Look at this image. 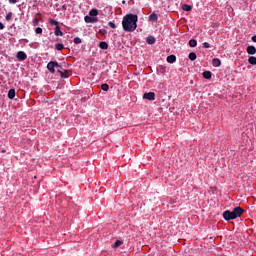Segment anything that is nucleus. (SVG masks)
<instances>
[{
	"label": "nucleus",
	"mask_w": 256,
	"mask_h": 256,
	"mask_svg": "<svg viewBox=\"0 0 256 256\" xmlns=\"http://www.w3.org/2000/svg\"><path fill=\"white\" fill-rule=\"evenodd\" d=\"M123 245V241L116 240V242L113 244V249H118V247H121Z\"/></svg>",
	"instance_id": "f3484780"
},
{
	"label": "nucleus",
	"mask_w": 256,
	"mask_h": 256,
	"mask_svg": "<svg viewBox=\"0 0 256 256\" xmlns=\"http://www.w3.org/2000/svg\"><path fill=\"white\" fill-rule=\"evenodd\" d=\"M3 29H5V25L0 22V30L3 31Z\"/></svg>",
	"instance_id": "2f4dec72"
},
{
	"label": "nucleus",
	"mask_w": 256,
	"mask_h": 256,
	"mask_svg": "<svg viewBox=\"0 0 256 256\" xmlns=\"http://www.w3.org/2000/svg\"><path fill=\"white\" fill-rule=\"evenodd\" d=\"M99 47H100V49H103L105 51V50L109 49V44H107V42H105V41H101L99 43Z\"/></svg>",
	"instance_id": "ddd939ff"
},
{
	"label": "nucleus",
	"mask_w": 256,
	"mask_h": 256,
	"mask_svg": "<svg viewBox=\"0 0 256 256\" xmlns=\"http://www.w3.org/2000/svg\"><path fill=\"white\" fill-rule=\"evenodd\" d=\"M155 41H156V39H155L153 36H148V37L146 38V43H147L148 45H155Z\"/></svg>",
	"instance_id": "1a4fd4ad"
},
{
	"label": "nucleus",
	"mask_w": 256,
	"mask_h": 256,
	"mask_svg": "<svg viewBox=\"0 0 256 256\" xmlns=\"http://www.w3.org/2000/svg\"><path fill=\"white\" fill-rule=\"evenodd\" d=\"M84 20H85V23H97V21H99V18H95L92 16H85Z\"/></svg>",
	"instance_id": "423d86ee"
},
{
	"label": "nucleus",
	"mask_w": 256,
	"mask_h": 256,
	"mask_svg": "<svg viewBox=\"0 0 256 256\" xmlns=\"http://www.w3.org/2000/svg\"><path fill=\"white\" fill-rule=\"evenodd\" d=\"M18 61H25L27 59V54L24 51H18L16 54Z\"/></svg>",
	"instance_id": "20e7f679"
},
{
	"label": "nucleus",
	"mask_w": 256,
	"mask_h": 256,
	"mask_svg": "<svg viewBox=\"0 0 256 256\" xmlns=\"http://www.w3.org/2000/svg\"><path fill=\"white\" fill-rule=\"evenodd\" d=\"M35 31L37 35H41V33H43V28L37 27Z\"/></svg>",
	"instance_id": "c85d7f7f"
},
{
	"label": "nucleus",
	"mask_w": 256,
	"mask_h": 256,
	"mask_svg": "<svg viewBox=\"0 0 256 256\" xmlns=\"http://www.w3.org/2000/svg\"><path fill=\"white\" fill-rule=\"evenodd\" d=\"M211 76H212L211 71H204L203 72V78L204 79H211Z\"/></svg>",
	"instance_id": "6ab92c4d"
},
{
	"label": "nucleus",
	"mask_w": 256,
	"mask_h": 256,
	"mask_svg": "<svg viewBox=\"0 0 256 256\" xmlns=\"http://www.w3.org/2000/svg\"><path fill=\"white\" fill-rule=\"evenodd\" d=\"M190 61H195V59H197V54L195 52H191L189 55H188Z\"/></svg>",
	"instance_id": "aec40b11"
},
{
	"label": "nucleus",
	"mask_w": 256,
	"mask_h": 256,
	"mask_svg": "<svg viewBox=\"0 0 256 256\" xmlns=\"http://www.w3.org/2000/svg\"><path fill=\"white\" fill-rule=\"evenodd\" d=\"M90 17H97L99 15V11L97 9H92L89 11Z\"/></svg>",
	"instance_id": "2eb2a0df"
},
{
	"label": "nucleus",
	"mask_w": 256,
	"mask_h": 256,
	"mask_svg": "<svg viewBox=\"0 0 256 256\" xmlns=\"http://www.w3.org/2000/svg\"><path fill=\"white\" fill-rule=\"evenodd\" d=\"M58 73H60V77L62 79H67L69 77V75H68L69 71H67V70H64V72L61 70H58Z\"/></svg>",
	"instance_id": "9b49d317"
},
{
	"label": "nucleus",
	"mask_w": 256,
	"mask_h": 256,
	"mask_svg": "<svg viewBox=\"0 0 256 256\" xmlns=\"http://www.w3.org/2000/svg\"><path fill=\"white\" fill-rule=\"evenodd\" d=\"M73 43H75L76 45H81L82 40L79 37H75L74 40H73Z\"/></svg>",
	"instance_id": "b1692460"
},
{
	"label": "nucleus",
	"mask_w": 256,
	"mask_h": 256,
	"mask_svg": "<svg viewBox=\"0 0 256 256\" xmlns=\"http://www.w3.org/2000/svg\"><path fill=\"white\" fill-rule=\"evenodd\" d=\"M139 17L137 14H127L123 17L122 27L126 33H133L137 29V22Z\"/></svg>",
	"instance_id": "f257e3e1"
},
{
	"label": "nucleus",
	"mask_w": 256,
	"mask_h": 256,
	"mask_svg": "<svg viewBox=\"0 0 256 256\" xmlns=\"http://www.w3.org/2000/svg\"><path fill=\"white\" fill-rule=\"evenodd\" d=\"M159 17L157 16V14L155 13H152L150 16H149V20L152 21V23H157Z\"/></svg>",
	"instance_id": "f8f14e48"
},
{
	"label": "nucleus",
	"mask_w": 256,
	"mask_h": 256,
	"mask_svg": "<svg viewBox=\"0 0 256 256\" xmlns=\"http://www.w3.org/2000/svg\"><path fill=\"white\" fill-rule=\"evenodd\" d=\"M108 25H109V27H111V29H117V25H115V23L113 21H109Z\"/></svg>",
	"instance_id": "bb28decb"
},
{
	"label": "nucleus",
	"mask_w": 256,
	"mask_h": 256,
	"mask_svg": "<svg viewBox=\"0 0 256 256\" xmlns=\"http://www.w3.org/2000/svg\"><path fill=\"white\" fill-rule=\"evenodd\" d=\"M143 99H147L148 101H155V93L154 92L144 93Z\"/></svg>",
	"instance_id": "39448f33"
},
{
	"label": "nucleus",
	"mask_w": 256,
	"mask_h": 256,
	"mask_svg": "<svg viewBox=\"0 0 256 256\" xmlns=\"http://www.w3.org/2000/svg\"><path fill=\"white\" fill-rule=\"evenodd\" d=\"M245 213V210L240 206L233 209V211L226 210L223 212V217L225 221H232L233 219H237V217H241Z\"/></svg>",
	"instance_id": "f03ea898"
},
{
	"label": "nucleus",
	"mask_w": 256,
	"mask_h": 256,
	"mask_svg": "<svg viewBox=\"0 0 256 256\" xmlns=\"http://www.w3.org/2000/svg\"><path fill=\"white\" fill-rule=\"evenodd\" d=\"M55 67H59V69H62V67L59 65L58 62L50 61L47 64V69H48V71H50V73H54L55 72Z\"/></svg>",
	"instance_id": "7ed1b4c3"
},
{
	"label": "nucleus",
	"mask_w": 256,
	"mask_h": 256,
	"mask_svg": "<svg viewBox=\"0 0 256 256\" xmlns=\"http://www.w3.org/2000/svg\"><path fill=\"white\" fill-rule=\"evenodd\" d=\"M203 47H204V49H209V47H211V46L209 45V42H204Z\"/></svg>",
	"instance_id": "c756f323"
},
{
	"label": "nucleus",
	"mask_w": 256,
	"mask_h": 256,
	"mask_svg": "<svg viewBox=\"0 0 256 256\" xmlns=\"http://www.w3.org/2000/svg\"><path fill=\"white\" fill-rule=\"evenodd\" d=\"M191 9H192V7L189 4H183L182 5V10L183 11H191Z\"/></svg>",
	"instance_id": "412c9836"
},
{
	"label": "nucleus",
	"mask_w": 256,
	"mask_h": 256,
	"mask_svg": "<svg viewBox=\"0 0 256 256\" xmlns=\"http://www.w3.org/2000/svg\"><path fill=\"white\" fill-rule=\"evenodd\" d=\"M33 23H35L36 25H39V19L35 18V19L33 20Z\"/></svg>",
	"instance_id": "72a5a7b5"
},
{
	"label": "nucleus",
	"mask_w": 256,
	"mask_h": 256,
	"mask_svg": "<svg viewBox=\"0 0 256 256\" xmlns=\"http://www.w3.org/2000/svg\"><path fill=\"white\" fill-rule=\"evenodd\" d=\"M9 3H11L12 5H15V3H17V0H8Z\"/></svg>",
	"instance_id": "473e14b6"
},
{
	"label": "nucleus",
	"mask_w": 256,
	"mask_h": 256,
	"mask_svg": "<svg viewBox=\"0 0 256 256\" xmlns=\"http://www.w3.org/2000/svg\"><path fill=\"white\" fill-rule=\"evenodd\" d=\"M64 48H65V45H63L61 43L56 44L57 51H63Z\"/></svg>",
	"instance_id": "5701e85b"
},
{
	"label": "nucleus",
	"mask_w": 256,
	"mask_h": 256,
	"mask_svg": "<svg viewBox=\"0 0 256 256\" xmlns=\"http://www.w3.org/2000/svg\"><path fill=\"white\" fill-rule=\"evenodd\" d=\"M49 23L50 25H56V27L59 25V22L55 19H50Z\"/></svg>",
	"instance_id": "a878e982"
},
{
	"label": "nucleus",
	"mask_w": 256,
	"mask_h": 256,
	"mask_svg": "<svg viewBox=\"0 0 256 256\" xmlns=\"http://www.w3.org/2000/svg\"><path fill=\"white\" fill-rule=\"evenodd\" d=\"M212 63L214 67H221V60L219 58H214Z\"/></svg>",
	"instance_id": "4468645a"
},
{
	"label": "nucleus",
	"mask_w": 256,
	"mask_h": 256,
	"mask_svg": "<svg viewBox=\"0 0 256 256\" xmlns=\"http://www.w3.org/2000/svg\"><path fill=\"white\" fill-rule=\"evenodd\" d=\"M62 9H63V11H67V6L63 5Z\"/></svg>",
	"instance_id": "c9c22d12"
},
{
	"label": "nucleus",
	"mask_w": 256,
	"mask_h": 256,
	"mask_svg": "<svg viewBox=\"0 0 256 256\" xmlns=\"http://www.w3.org/2000/svg\"><path fill=\"white\" fill-rule=\"evenodd\" d=\"M252 41L256 43V35L252 36Z\"/></svg>",
	"instance_id": "f704fd0d"
},
{
	"label": "nucleus",
	"mask_w": 256,
	"mask_h": 256,
	"mask_svg": "<svg viewBox=\"0 0 256 256\" xmlns=\"http://www.w3.org/2000/svg\"><path fill=\"white\" fill-rule=\"evenodd\" d=\"M246 52L248 53V55H255V53H256L255 46H248L246 49Z\"/></svg>",
	"instance_id": "0eeeda50"
},
{
	"label": "nucleus",
	"mask_w": 256,
	"mask_h": 256,
	"mask_svg": "<svg viewBox=\"0 0 256 256\" xmlns=\"http://www.w3.org/2000/svg\"><path fill=\"white\" fill-rule=\"evenodd\" d=\"M166 61L167 63H175V61H177V57L175 55H169L167 58H166Z\"/></svg>",
	"instance_id": "6e6552de"
},
{
	"label": "nucleus",
	"mask_w": 256,
	"mask_h": 256,
	"mask_svg": "<svg viewBox=\"0 0 256 256\" xmlns=\"http://www.w3.org/2000/svg\"><path fill=\"white\" fill-rule=\"evenodd\" d=\"M101 89H102V91H109V84H107V83L102 84Z\"/></svg>",
	"instance_id": "393cba45"
},
{
	"label": "nucleus",
	"mask_w": 256,
	"mask_h": 256,
	"mask_svg": "<svg viewBox=\"0 0 256 256\" xmlns=\"http://www.w3.org/2000/svg\"><path fill=\"white\" fill-rule=\"evenodd\" d=\"M99 33H101V35H107V30L105 29H100Z\"/></svg>",
	"instance_id": "7c9ffc66"
},
{
	"label": "nucleus",
	"mask_w": 256,
	"mask_h": 256,
	"mask_svg": "<svg viewBox=\"0 0 256 256\" xmlns=\"http://www.w3.org/2000/svg\"><path fill=\"white\" fill-rule=\"evenodd\" d=\"M54 34L56 37H63V32L61 31V28L59 26H56Z\"/></svg>",
	"instance_id": "9d476101"
},
{
	"label": "nucleus",
	"mask_w": 256,
	"mask_h": 256,
	"mask_svg": "<svg viewBox=\"0 0 256 256\" xmlns=\"http://www.w3.org/2000/svg\"><path fill=\"white\" fill-rule=\"evenodd\" d=\"M8 99H15V89H10L8 91Z\"/></svg>",
	"instance_id": "dca6fc26"
},
{
	"label": "nucleus",
	"mask_w": 256,
	"mask_h": 256,
	"mask_svg": "<svg viewBox=\"0 0 256 256\" xmlns=\"http://www.w3.org/2000/svg\"><path fill=\"white\" fill-rule=\"evenodd\" d=\"M189 46H190V47H197V40L191 39V40L189 41Z\"/></svg>",
	"instance_id": "4be33fe9"
},
{
	"label": "nucleus",
	"mask_w": 256,
	"mask_h": 256,
	"mask_svg": "<svg viewBox=\"0 0 256 256\" xmlns=\"http://www.w3.org/2000/svg\"><path fill=\"white\" fill-rule=\"evenodd\" d=\"M12 17H13V13L9 12L8 14H6V21H11Z\"/></svg>",
	"instance_id": "cd10ccee"
},
{
	"label": "nucleus",
	"mask_w": 256,
	"mask_h": 256,
	"mask_svg": "<svg viewBox=\"0 0 256 256\" xmlns=\"http://www.w3.org/2000/svg\"><path fill=\"white\" fill-rule=\"evenodd\" d=\"M248 63H249L250 65H256V57H255V56H250V57L248 58Z\"/></svg>",
	"instance_id": "a211bd4d"
}]
</instances>
